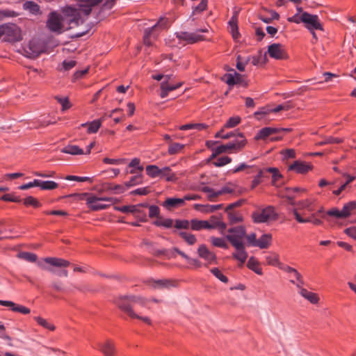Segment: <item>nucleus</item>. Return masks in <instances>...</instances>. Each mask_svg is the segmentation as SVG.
Masks as SVG:
<instances>
[{
  "label": "nucleus",
  "instance_id": "nucleus-13",
  "mask_svg": "<svg viewBox=\"0 0 356 356\" xmlns=\"http://www.w3.org/2000/svg\"><path fill=\"white\" fill-rule=\"evenodd\" d=\"M231 146L232 147V152L237 153L241 151L247 144V140L245 139L243 134L241 132H237L236 138L229 142Z\"/></svg>",
  "mask_w": 356,
  "mask_h": 356
},
{
  "label": "nucleus",
  "instance_id": "nucleus-47",
  "mask_svg": "<svg viewBox=\"0 0 356 356\" xmlns=\"http://www.w3.org/2000/svg\"><path fill=\"white\" fill-rule=\"evenodd\" d=\"M241 118L239 116H234L230 118L227 123L224 125V128H233L237 126L241 122Z\"/></svg>",
  "mask_w": 356,
  "mask_h": 356
},
{
  "label": "nucleus",
  "instance_id": "nucleus-39",
  "mask_svg": "<svg viewBox=\"0 0 356 356\" xmlns=\"http://www.w3.org/2000/svg\"><path fill=\"white\" fill-rule=\"evenodd\" d=\"M58 184L53 181H42L38 179V187L42 190H53L58 188Z\"/></svg>",
  "mask_w": 356,
  "mask_h": 356
},
{
  "label": "nucleus",
  "instance_id": "nucleus-54",
  "mask_svg": "<svg viewBox=\"0 0 356 356\" xmlns=\"http://www.w3.org/2000/svg\"><path fill=\"white\" fill-rule=\"evenodd\" d=\"M227 152L230 154L234 153L232 152V147L231 146L229 143L217 147V154H222Z\"/></svg>",
  "mask_w": 356,
  "mask_h": 356
},
{
  "label": "nucleus",
  "instance_id": "nucleus-53",
  "mask_svg": "<svg viewBox=\"0 0 356 356\" xmlns=\"http://www.w3.org/2000/svg\"><path fill=\"white\" fill-rule=\"evenodd\" d=\"M212 274L216 277L218 280L224 283H227L228 282L227 277L222 273V272L217 268H213L211 270Z\"/></svg>",
  "mask_w": 356,
  "mask_h": 356
},
{
  "label": "nucleus",
  "instance_id": "nucleus-52",
  "mask_svg": "<svg viewBox=\"0 0 356 356\" xmlns=\"http://www.w3.org/2000/svg\"><path fill=\"white\" fill-rule=\"evenodd\" d=\"M229 220L231 223H236L242 221L243 218L241 215L233 211L227 212Z\"/></svg>",
  "mask_w": 356,
  "mask_h": 356
},
{
  "label": "nucleus",
  "instance_id": "nucleus-15",
  "mask_svg": "<svg viewBox=\"0 0 356 356\" xmlns=\"http://www.w3.org/2000/svg\"><path fill=\"white\" fill-rule=\"evenodd\" d=\"M284 271L287 273H293L294 279L297 282H296L293 279H291L290 282L295 284L296 287L299 289V291H301V289H303L302 286L304 284L303 278L301 274L296 269L292 267H284Z\"/></svg>",
  "mask_w": 356,
  "mask_h": 356
},
{
  "label": "nucleus",
  "instance_id": "nucleus-42",
  "mask_svg": "<svg viewBox=\"0 0 356 356\" xmlns=\"http://www.w3.org/2000/svg\"><path fill=\"white\" fill-rule=\"evenodd\" d=\"M29 49L31 52L26 51L29 55L28 56L30 58H35L38 56L42 52V49L40 47L35 45L33 42H30L29 44Z\"/></svg>",
  "mask_w": 356,
  "mask_h": 356
},
{
  "label": "nucleus",
  "instance_id": "nucleus-61",
  "mask_svg": "<svg viewBox=\"0 0 356 356\" xmlns=\"http://www.w3.org/2000/svg\"><path fill=\"white\" fill-rule=\"evenodd\" d=\"M299 205L301 208L307 209L308 211H312L314 210L312 203L309 200H305L300 202Z\"/></svg>",
  "mask_w": 356,
  "mask_h": 356
},
{
  "label": "nucleus",
  "instance_id": "nucleus-30",
  "mask_svg": "<svg viewBox=\"0 0 356 356\" xmlns=\"http://www.w3.org/2000/svg\"><path fill=\"white\" fill-rule=\"evenodd\" d=\"M247 266L258 275H262V269L259 267V261L253 257H251L247 264Z\"/></svg>",
  "mask_w": 356,
  "mask_h": 356
},
{
  "label": "nucleus",
  "instance_id": "nucleus-17",
  "mask_svg": "<svg viewBox=\"0 0 356 356\" xmlns=\"http://www.w3.org/2000/svg\"><path fill=\"white\" fill-rule=\"evenodd\" d=\"M66 13L71 16V17L68 19L71 29L73 28L74 26H78L80 23H82L81 18L80 17L79 13L76 8L68 7L66 9Z\"/></svg>",
  "mask_w": 356,
  "mask_h": 356
},
{
  "label": "nucleus",
  "instance_id": "nucleus-58",
  "mask_svg": "<svg viewBox=\"0 0 356 356\" xmlns=\"http://www.w3.org/2000/svg\"><path fill=\"white\" fill-rule=\"evenodd\" d=\"M304 17H305V13H302V14L296 13L293 16L289 17L288 21L290 22H294L296 24L303 23Z\"/></svg>",
  "mask_w": 356,
  "mask_h": 356
},
{
  "label": "nucleus",
  "instance_id": "nucleus-64",
  "mask_svg": "<svg viewBox=\"0 0 356 356\" xmlns=\"http://www.w3.org/2000/svg\"><path fill=\"white\" fill-rule=\"evenodd\" d=\"M159 214V208L157 206L152 205L149 207V216L150 218L157 217Z\"/></svg>",
  "mask_w": 356,
  "mask_h": 356
},
{
  "label": "nucleus",
  "instance_id": "nucleus-31",
  "mask_svg": "<svg viewBox=\"0 0 356 356\" xmlns=\"http://www.w3.org/2000/svg\"><path fill=\"white\" fill-rule=\"evenodd\" d=\"M200 190L202 192L207 194L208 200L211 202L216 201V199L220 195V193L218 191H215L208 186H203Z\"/></svg>",
  "mask_w": 356,
  "mask_h": 356
},
{
  "label": "nucleus",
  "instance_id": "nucleus-8",
  "mask_svg": "<svg viewBox=\"0 0 356 356\" xmlns=\"http://www.w3.org/2000/svg\"><path fill=\"white\" fill-rule=\"evenodd\" d=\"M167 20L161 18L160 20L155 24L152 27L145 29L143 38L144 44L147 46L151 45L150 36L154 34L155 31L161 30L166 27Z\"/></svg>",
  "mask_w": 356,
  "mask_h": 356
},
{
  "label": "nucleus",
  "instance_id": "nucleus-20",
  "mask_svg": "<svg viewBox=\"0 0 356 356\" xmlns=\"http://www.w3.org/2000/svg\"><path fill=\"white\" fill-rule=\"evenodd\" d=\"M266 261L268 265L277 266L280 269L284 270V267H289L284 265L279 261V255L276 253L271 252L266 256Z\"/></svg>",
  "mask_w": 356,
  "mask_h": 356
},
{
  "label": "nucleus",
  "instance_id": "nucleus-23",
  "mask_svg": "<svg viewBox=\"0 0 356 356\" xmlns=\"http://www.w3.org/2000/svg\"><path fill=\"white\" fill-rule=\"evenodd\" d=\"M150 285L154 289H168L170 287L174 286V282L170 280H152L150 282Z\"/></svg>",
  "mask_w": 356,
  "mask_h": 356
},
{
  "label": "nucleus",
  "instance_id": "nucleus-6",
  "mask_svg": "<svg viewBox=\"0 0 356 356\" xmlns=\"http://www.w3.org/2000/svg\"><path fill=\"white\" fill-rule=\"evenodd\" d=\"M175 35L179 40V43L184 42V44H194L204 40V38L197 33L181 31L176 33Z\"/></svg>",
  "mask_w": 356,
  "mask_h": 356
},
{
  "label": "nucleus",
  "instance_id": "nucleus-27",
  "mask_svg": "<svg viewBox=\"0 0 356 356\" xmlns=\"http://www.w3.org/2000/svg\"><path fill=\"white\" fill-rule=\"evenodd\" d=\"M191 227L193 230H200L202 229H211L210 223L207 220H192Z\"/></svg>",
  "mask_w": 356,
  "mask_h": 356
},
{
  "label": "nucleus",
  "instance_id": "nucleus-36",
  "mask_svg": "<svg viewBox=\"0 0 356 356\" xmlns=\"http://www.w3.org/2000/svg\"><path fill=\"white\" fill-rule=\"evenodd\" d=\"M265 171L272 174V184L273 185H277L280 179L282 178V175L276 168H266Z\"/></svg>",
  "mask_w": 356,
  "mask_h": 356
},
{
  "label": "nucleus",
  "instance_id": "nucleus-26",
  "mask_svg": "<svg viewBox=\"0 0 356 356\" xmlns=\"http://www.w3.org/2000/svg\"><path fill=\"white\" fill-rule=\"evenodd\" d=\"M161 177H165L168 181H176L177 177L172 172L170 167H164L161 169Z\"/></svg>",
  "mask_w": 356,
  "mask_h": 356
},
{
  "label": "nucleus",
  "instance_id": "nucleus-55",
  "mask_svg": "<svg viewBox=\"0 0 356 356\" xmlns=\"http://www.w3.org/2000/svg\"><path fill=\"white\" fill-rule=\"evenodd\" d=\"M24 204L26 206H33L34 207H40V203L37 199L32 196H29L24 200Z\"/></svg>",
  "mask_w": 356,
  "mask_h": 356
},
{
  "label": "nucleus",
  "instance_id": "nucleus-14",
  "mask_svg": "<svg viewBox=\"0 0 356 356\" xmlns=\"http://www.w3.org/2000/svg\"><path fill=\"white\" fill-rule=\"evenodd\" d=\"M236 252L232 254V257L238 260L240 264L239 266L243 265L248 258V253L245 250V243L234 246Z\"/></svg>",
  "mask_w": 356,
  "mask_h": 356
},
{
  "label": "nucleus",
  "instance_id": "nucleus-48",
  "mask_svg": "<svg viewBox=\"0 0 356 356\" xmlns=\"http://www.w3.org/2000/svg\"><path fill=\"white\" fill-rule=\"evenodd\" d=\"M55 99L60 103L62 106V111H65V110L70 108L71 107V104L69 102L68 97H61L59 96H56Z\"/></svg>",
  "mask_w": 356,
  "mask_h": 356
},
{
  "label": "nucleus",
  "instance_id": "nucleus-10",
  "mask_svg": "<svg viewBox=\"0 0 356 356\" xmlns=\"http://www.w3.org/2000/svg\"><path fill=\"white\" fill-rule=\"evenodd\" d=\"M268 53L271 58L282 60L287 58V54L284 47L278 43H274L268 46Z\"/></svg>",
  "mask_w": 356,
  "mask_h": 356
},
{
  "label": "nucleus",
  "instance_id": "nucleus-24",
  "mask_svg": "<svg viewBox=\"0 0 356 356\" xmlns=\"http://www.w3.org/2000/svg\"><path fill=\"white\" fill-rule=\"evenodd\" d=\"M237 18H238V13L236 12L234 15L229 19L228 24L230 29V32L234 38V39H237L239 36V33L238 30L237 26Z\"/></svg>",
  "mask_w": 356,
  "mask_h": 356
},
{
  "label": "nucleus",
  "instance_id": "nucleus-62",
  "mask_svg": "<svg viewBox=\"0 0 356 356\" xmlns=\"http://www.w3.org/2000/svg\"><path fill=\"white\" fill-rule=\"evenodd\" d=\"M150 192L149 187L140 188H137L131 192L133 195H147Z\"/></svg>",
  "mask_w": 356,
  "mask_h": 356
},
{
  "label": "nucleus",
  "instance_id": "nucleus-19",
  "mask_svg": "<svg viewBox=\"0 0 356 356\" xmlns=\"http://www.w3.org/2000/svg\"><path fill=\"white\" fill-rule=\"evenodd\" d=\"M312 166L305 162L296 161L289 167V170H293L297 173L304 174L310 170Z\"/></svg>",
  "mask_w": 356,
  "mask_h": 356
},
{
  "label": "nucleus",
  "instance_id": "nucleus-22",
  "mask_svg": "<svg viewBox=\"0 0 356 356\" xmlns=\"http://www.w3.org/2000/svg\"><path fill=\"white\" fill-rule=\"evenodd\" d=\"M184 200L183 198H167L163 203V206L168 210L184 205Z\"/></svg>",
  "mask_w": 356,
  "mask_h": 356
},
{
  "label": "nucleus",
  "instance_id": "nucleus-5",
  "mask_svg": "<svg viewBox=\"0 0 356 356\" xmlns=\"http://www.w3.org/2000/svg\"><path fill=\"white\" fill-rule=\"evenodd\" d=\"M252 218L255 222H266L268 220H275L276 214L273 207H268L261 211L254 213Z\"/></svg>",
  "mask_w": 356,
  "mask_h": 356
},
{
  "label": "nucleus",
  "instance_id": "nucleus-34",
  "mask_svg": "<svg viewBox=\"0 0 356 356\" xmlns=\"http://www.w3.org/2000/svg\"><path fill=\"white\" fill-rule=\"evenodd\" d=\"M102 119L94 120L90 123H83L81 127L88 126V132L89 134L96 133L102 124Z\"/></svg>",
  "mask_w": 356,
  "mask_h": 356
},
{
  "label": "nucleus",
  "instance_id": "nucleus-28",
  "mask_svg": "<svg viewBox=\"0 0 356 356\" xmlns=\"http://www.w3.org/2000/svg\"><path fill=\"white\" fill-rule=\"evenodd\" d=\"M356 209V202L355 201H351L348 202L347 204H345L343 207V209L341 211V213L343 218H346L349 217L352 212Z\"/></svg>",
  "mask_w": 356,
  "mask_h": 356
},
{
  "label": "nucleus",
  "instance_id": "nucleus-46",
  "mask_svg": "<svg viewBox=\"0 0 356 356\" xmlns=\"http://www.w3.org/2000/svg\"><path fill=\"white\" fill-rule=\"evenodd\" d=\"M34 318L38 322V323L39 325H40L41 326H42L44 328H47V329H48L49 330H51V331L54 330L55 328H56L54 325L49 323L45 319H44V318H42L41 317L36 316Z\"/></svg>",
  "mask_w": 356,
  "mask_h": 356
},
{
  "label": "nucleus",
  "instance_id": "nucleus-21",
  "mask_svg": "<svg viewBox=\"0 0 356 356\" xmlns=\"http://www.w3.org/2000/svg\"><path fill=\"white\" fill-rule=\"evenodd\" d=\"M280 133V129L274 127H264L259 130L255 136L256 140H266L272 134Z\"/></svg>",
  "mask_w": 356,
  "mask_h": 356
},
{
  "label": "nucleus",
  "instance_id": "nucleus-40",
  "mask_svg": "<svg viewBox=\"0 0 356 356\" xmlns=\"http://www.w3.org/2000/svg\"><path fill=\"white\" fill-rule=\"evenodd\" d=\"M179 235L190 245L196 243V238L195 235L188 233L186 232H179Z\"/></svg>",
  "mask_w": 356,
  "mask_h": 356
},
{
  "label": "nucleus",
  "instance_id": "nucleus-7",
  "mask_svg": "<svg viewBox=\"0 0 356 356\" xmlns=\"http://www.w3.org/2000/svg\"><path fill=\"white\" fill-rule=\"evenodd\" d=\"M303 24L305 27L309 31L315 30H323V26L319 20L318 17L316 15L305 13Z\"/></svg>",
  "mask_w": 356,
  "mask_h": 356
},
{
  "label": "nucleus",
  "instance_id": "nucleus-12",
  "mask_svg": "<svg viewBox=\"0 0 356 356\" xmlns=\"http://www.w3.org/2000/svg\"><path fill=\"white\" fill-rule=\"evenodd\" d=\"M0 305L8 307L13 312H19L22 314H29L31 312L30 309L28 307L22 305L16 304L12 301L0 300Z\"/></svg>",
  "mask_w": 356,
  "mask_h": 356
},
{
  "label": "nucleus",
  "instance_id": "nucleus-18",
  "mask_svg": "<svg viewBox=\"0 0 356 356\" xmlns=\"http://www.w3.org/2000/svg\"><path fill=\"white\" fill-rule=\"evenodd\" d=\"M197 253L201 258L209 263L214 261L216 259L215 254L211 252L204 244L199 246Z\"/></svg>",
  "mask_w": 356,
  "mask_h": 356
},
{
  "label": "nucleus",
  "instance_id": "nucleus-63",
  "mask_svg": "<svg viewBox=\"0 0 356 356\" xmlns=\"http://www.w3.org/2000/svg\"><path fill=\"white\" fill-rule=\"evenodd\" d=\"M225 76L226 77L225 82L229 86H234L235 84H237V81H236L234 73V74H227L225 75Z\"/></svg>",
  "mask_w": 356,
  "mask_h": 356
},
{
  "label": "nucleus",
  "instance_id": "nucleus-49",
  "mask_svg": "<svg viewBox=\"0 0 356 356\" xmlns=\"http://www.w3.org/2000/svg\"><path fill=\"white\" fill-rule=\"evenodd\" d=\"M343 140L340 138H334L332 136L325 138V140L320 141L317 143L318 145L322 146L327 144L340 143Z\"/></svg>",
  "mask_w": 356,
  "mask_h": 356
},
{
  "label": "nucleus",
  "instance_id": "nucleus-29",
  "mask_svg": "<svg viewBox=\"0 0 356 356\" xmlns=\"http://www.w3.org/2000/svg\"><path fill=\"white\" fill-rule=\"evenodd\" d=\"M272 236L270 234H263L255 244L256 247H259L261 249L267 248L270 245Z\"/></svg>",
  "mask_w": 356,
  "mask_h": 356
},
{
  "label": "nucleus",
  "instance_id": "nucleus-43",
  "mask_svg": "<svg viewBox=\"0 0 356 356\" xmlns=\"http://www.w3.org/2000/svg\"><path fill=\"white\" fill-rule=\"evenodd\" d=\"M143 183V176L141 172L140 174L132 177L130 180L125 183V186L127 188L138 185Z\"/></svg>",
  "mask_w": 356,
  "mask_h": 356
},
{
  "label": "nucleus",
  "instance_id": "nucleus-37",
  "mask_svg": "<svg viewBox=\"0 0 356 356\" xmlns=\"http://www.w3.org/2000/svg\"><path fill=\"white\" fill-rule=\"evenodd\" d=\"M145 171L147 175L152 178L161 176V169L155 165H149L146 166Z\"/></svg>",
  "mask_w": 356,
  "mask_h": 356
},
{
  "label": "nucleus",
  "instance_id": "nucleus-60",
  "mask_svg": "<svg viewBox=\"0 0 356 356\" xmlns=\"http://www.w3.org/2000/svg\"><path fill=\"white\" fill-rule=\"evenodd\" d=\"M65 179L66 180H69V181H92L91 179L88 177H78V176H74V175H68Z\"/></svg>",
  "mask_w": 356,
  "mask_h": 356
},
{
  "label": "nucleus",
  "instance_id": "nucleus-33",
  "mask_svg": "<svg viewBox=\"0 0 356 356\" xmlns=\"http://www.w3.org/2000/svg\"><path fill=\"white\" fill-rule=\"evenodd\" d=\"M211 224H210L211 229L218 228L220 229V233L223 234L224 231L227 227V225L221 221L219 218L216 216L211 218Z\"/></svg>",
  "mask_w": 356,
  "mask_h": 356
},
{
  "label": "nucleus",
  "instance_id": "nucleus-38",
  "mask_svg": "<svg viewBox=\"0 0 356 356\" xmlns=\"http://www.w3.org/2000/svg\"><path fill=\"white\" fill-rule=\"evenodd\" d=\"M24 8L33 15L40 14L39 6L33 1H26L24 3Z\"/></svg>",
  "mask_w": 356,
  "mask_h": 356
},
{
  "label": "nucleus",
  "instance_id": "nucleus-32",
  "mask_svg": "<svg viewBox=\"0 0 356 356\" xmlns=\"http://www.w3.org/2000/svg\"><path fill=\"white\" fill-rule=\"evenodd\" d=\"M61 152L72 155H81L84 151L77 145H67L61 149Z\"/></svg>",
  "mask_w": 356,
  "mask_h": 356
},
{
  "label": "nucleus",
  "instance_id": "nucleus-3",
  "mask_svg": "<svg viewBox=\"0 0 356 356\" xmlns=\"http://www.w3.org/2000/svg\"><path fill=\"white\" fill-rule=\"evenodd\" d=\"M63 21L61 15L56 12H51L48 15L47 27L51 32L60 33L64 29Z\"/></svg>",
  "mask_w": 356,
  "mask_h": 356
},
{
  "label": "nucleus",
  "instance_id": "nucleus-56",
  "mask_svg": "<svg viewBox=\"0 0 356 356\" xmlns=\"http://www.w3.org/2000/svg\"><path fill=\"white\" fill-rule=\"evenodd\" d=\"M326 215L328 216L334 217L337 218H340V219L343 218L342 213H341V211L339 210L337 207H332V209L328 210L327 211Z\"/></svg>",
  "mask_w": 356,
  "mask_h": 356
},
{
  "label": "nucleus",
  "instance_id": "nucleus-45",
  "mask_svg": "<svg viewBox=\"0 0 356 356\" xmlns=\"http://www.w3.org/2000/svg\"><path fill=\"white\" fill-rule=\"evenodd\" d=\"M184 147V145L175 143L170 145L168 148V153L170 154H175L181 152Z\"/></svg>",
  "mask_w": 356,
  "mask_h": 356
},
{
  "label": "nucleus",
  "instance_id": "nucleus-50",
  "mask_svg": "<svg viewBox=\"0 0 356 356\" xmlns=\"http://www.w3.org/2000/svg\"><path fill=\"white\" fill-rule=\"evenodd\" d=\"M232 162V159L227 156L219 157L213 165L216 167H221Z\"/></svg>",
  "mask_w": 356,
  "mask_h": 356
},
{
  "label": "nucleus",
  "instance_id": "nucleus-1",
  "mask_svg": "<svg viewBox=\"0 0 356 356\" xmlns=\"http://www.w3.org/2000/svg\"><path fill=\"white\" fill-rule=\"evenodd\" d=\"M2 35L4 40L10 42H15L22 40L20 29L15 24L1 25Z\"/></svg>",
  "mask_w": 356,
  "mask_h": 356
},
{
  "label": "nucleus",
  "instance_id": "nucleus-4",
  "mask_svg": "<svg viewBox=\"0 0 356 356\" xmlns=\"http://www.w3.org/2000/svg\"><path fill=\"white\" fill-rule=\"evenodd\" d=\"M149 300L141 296H127L120 297L117 302L118 307L121 309V305H124L131 307L133 309L134 305H138L141 307H146Z\"/></svg>",
  "mask_w": 356,
  "mask_h": 356
},
{
  "label": "nucleus",
  "instance_id": "nucleus-11",
  "mask_svg": "<svg viewBox=\"0 0 356 356\" xmlns=\"http://www.w3.org/2000/svg\"><path fill=\"white\" fill-rule=\"evenodd\" d=\"M44 262L56 267H67L70 266L68 261L57 257H46L43 259V261H39L37 264L39 267L46 269Z\"/></svg>",
  "mask_w": 356,
  "mask_h": 356
},
{
  "label": "nucleus",
  "instance_id": "nucleus-2",
  "mask_svg": "<svg viewBox=\"0 0 356 356\" xmlns=\"http://www.w3.org/2000/svg\"><path fill=\"white\" fill-rule=\"evenodd\" d=\"M227 232L228 234H227L225 237L232 246H237L238 245L244 243L243 238L246 234V230L244 227H234L229 229Z\"/></svg>",
  "mask_w": 356,
  "mask_h": 356
},
{
  "label": "nucleus",
  "instance_id": "nucleus-35",
  "mask_svg": "<svg viewBox=\"0 0 356 356\" xmlns=\"http://www.w3.org/2000/svg\"><path fill=\"white\" fill-rule=\"evenodd\" d=\"M101 351L104 356H113L114 353V347L113 343L107 341L100 346Z\"/></svg>",
  "mask_w": 356,
  "mask_h": 356
},
{
  "label": "nucleus",
  "instance_id": "nucleus-16",
  "mask_svg": "<svg viewBox=\"0 0 356 356\" xmlns=\"http://www.w3.org/2000/svg\"><path fill=\"white\" fill-rule=\"evenodd\" d=\"M121 309L132 318L140 319L148 325H151L152 323V321L149 317L143 316L136 314L131 307L124 305V303L121 305Z\"/></svg>",
  "mask_w": 356,
  "mask_h": 356
},
{
  "label": "nucleus",
  "instance_id": "nucleus-44",
  "mask_svg": "<svg viewBox=\"0 0 356 356\" xmlns=\"http://www.w3.org/2000/svg\"><path fill=\"white\" fill-rule=\"evenodd\" d=\"M210 241L211 243L216 247L222 248L225 249L228 248V245L227 244L224 238L212 236L210 238Z\"/></svg>",
  "mask_w": 356,
  "mask_h": 356
},
{
  "label": "nucleus",
  "instance_id": "nucleus-57",
  "mask_svg": "<svg viewBox=\"0 0 356 356\" xmlns=\"http://www.w3.org/2000/svg\"><path fill=\"white\" fill-rule=\"evenodd\" d=\"M115 209L122 213H135L136 211V207L134 205L115 207Z\"/></svg>",
  "mask_w": 356,
  "mask_h": 356
},
{
  "label": "nucleus",
  "instance_id": "nucleus-41",
  "mask_svg": "<svg viewBox=\"0 0 356 356\" xmlns=\"http://www.w3.org/2000/svg\"><path fill=\"white\" fill-rule=\"evenodd\" d=\"M17 257L22 259L26 260L29 262H35L37 261V255L34 253L29 252H19Z\"/></svg>",
  "mask_w": 356,
  "mask_h": 356
},
{
  "label": "nucleus",
  "instance_id": "nucleus-59",
  "mask_svg": "<svg viewBox=\"0 0 356 356\" xmlns=\"http://www.w3.org/2000/svg\"><path fill=\"white\" fill-rule=\"evenodd\" d=\"M190 226L191 222L188 220H177L175 224V227L177 229H188Z\"/></svg>",
  "mask_w": 356,
  "mask_h": 356
},
{
  "label": "nucleus",
  "instance_id": "nucleus-9",
  "mask_svg": "<svg viewBox=\"0 0 356 356\" xmlns=\"http://www.w3.org/2000/svg\"><path fill=\"white\" fill-rule=\"evenodd\" d=\"M81 195L86 197V204L88 207L92 211L104 210L107 209L109 206L108 204L99 203L98 197L94 195L85 193L81 194Z\"/></svg>",
  "mask_w": 356,
  "mask_h": 356
},
{
  "label": "nucleus",
  "instance_id": "nucleus-51",
  "mask_svg": "<svg viewBox=\"0 0 356 356\" xmlns=\"http://www.w3.org/2000/svg\"><path fill=\"white\" fill-rule=\"evenodd\" d=\"M265 172H266L265 171V169L259 170L258 175L254 177V178L253 179V180L252 181V185H251L252 189L254 188L257 185H259L261 183V179L262 177L265 176L264 175Z\"/></svg>",
  "mask_w": 356,
  "mask_h": 356
},
{
  "label": "nucleus",
  "instance_id": "nucleus-25",
  "mask_svg": "<svg viewBox=\"0 0 356 356\" xmlns=\"http://www.w3.org/2000/svg\"><path fill=\"white\" fill-rule=\"evenodd\" d=\"M299 293L312 304H316L319 300L316 293L310 292L306 289H301V291H299Z\"/></svg>",
  "mask_w": 356,
  "mask_h": 356
}]
</instances>
